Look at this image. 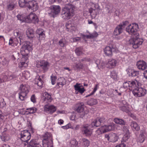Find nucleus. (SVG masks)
<instances>
[{
    "instance_id": "obj_48",
    "label": "nucleus",
    "mask_w": 147,
    "mask_h": 147,
    "mask_svg": "<svg viewBox=\"0 0 147 147\" xmlns=\"http://www.w3.org/2000/svg\"><path fill=\"white\" fill-rule=\"evenodd\" d=\"M82 144L84 147H88L89 146L90 144V141L87 139L83 138L82 139Z\"/></svg>"
},
{
    "instance_id": "obj_12",
    "label": "nucleus",
    "mask_w": 147,
    "mask_h": 147,
    "mask_svg": "<svg viewBox=\"0 0 147 147\" xmlns=\"http://www.w3.org/2000/svg\"><path fill=\"white\" fill-rule=\"evenodd\" d=\"M84 105L83 104L78 105L76 109V111L79 113V115L81 118H83L85 115H87L88 112V110L84 111Z\"/></svg>"
},
{
    "instance_id": "obj_53",
    "label": "nucleus",
    "mask_w": 147,
    "mask_h": 147,
    "mask_svg": "<svg viewBox=\"0 0 147 147\" xmlns=\"http://www.w3.org/2000/svg\"><path fill=\"white\" fill-rule=\"evenodd\" d=\"M44 139H46L49 140H52L51 134L49 132H47L45 135Z\"/></svg>"
},
{
    "instance_id": "obj_61",
    "label": "nucleus",
    "mask_w": 147,
    "mask_h": 147,
    "mask_svg": "<svg viewBox=\"0 0 147 147\" xmlns=\"http://www.w3.org/2000/svg\"><path fill=\"white\" fill-rule=\"evenodd\" d=\"M23 74H24V76L26 78L29 77H30V75L29 73V72L27 71H24V72H23Z\"/></svg>"
},
{
    "instance_id": "obj_15",
    "label": "nucleus",
    "mask_w": 147,
    "mask_h": 147,
    "mask_svg": "<svg viewBox=\"0 0 147 147\" xmlns=\"http://www.w3.org/2000/svg\"><path fill=\"white\" fill-rule=\"evenodd\" d=\"M91 127L90 125L87 124L84 125L82 129V132L83 134L86 136H91L92 134Z\"/></svg>"
},
{
    "instance_id": "obj_50",
    "label": "nucleus",
    "mask_w": 147,
    "mask_h": 147,
    "mask_svg": "<svg viewBox=\"0 0 147 147\" xmlns=\"http://www.w3.org/2000/svg\"><path fill=\"white\" fill-rule=\"evenodd\" d=\"M0 77L1 78L2 82L8 81L7 73L3 74Z\"/></svg>"
},
{
    "instance_id": "obj_11",
    "label": "nucleus",
    "mask_w": 147,
    "mask_h": 147,
    "mask_svg": "<svg viewBox=\"0 0 147 147\" xmlns=\"http://www.w3.org/2000/svg\"><path fill=\"white\" fill-rule=\"evenodd\" d=\"M138 84V82L136 80L134 81H127L123 83V86L125 88H128L130 90H133Z\"/></svg>"
},
{
    "instance_id": "obj_32",
    "label": "nucleus",
    "mask_w": 147,
    "mask_h": 147,
    "mask_svg": "<svg viewBox=\"0 0 147 147\" xmlns=\"http://www.w3.org/2000/svg\"><path fill=\"white\" fill-rule=\"evenodd\" d=\"M35 83L39 87H41L43 84V81L39 76H37L35 79Z\"/></svg>"
},
{
    "instance_id": "obj_37",
    "label": "nucleus",
    "mask_w": 147,
    "mask_h": 147,
    "mask_svg": "<svg viewBox=\"0 0 147 147\" xmlns=\"http://www.w3.org/2000/svg\"><path fill=\"white\" fill-rule=\"evenodd\" d=\"M128 74L130 76L135 77L139 74V71L131 69H128Z\"/></svg>"
},
{
    "instance_id": "obj_29",
    "label": "nucleus",
    "mask_w": 147,
    "mask_h": 147,
    "mask_svg": "<svg viewBox=\"0 0 147 147\" xmlns=\"http://www.w3.org/2000/svg\"><path fill=\"white\" fill-rule=\"evenodd\" d=\"M130 126L134 131H138L140 129V126L135 121H132L130 124Z\"/></svg>"
},
{
    "instance_id": "obj_58",
    "label": "nucleus",
    "mask_w": 147,
    "mask_h": 147,
    "mask_svg": "<svg viewBox=\"0 0 147 147\" xmlns=\"http://www.w3.org/2000/svg\"><path fill=\"white\" fill-rule=\"evenodd\" d=\"M27 109L29 113L30 114L33 113L35 112L36 110V108L34 107L28 108Z\"/></svg>"
},
{
    "instance_id": "obj_47",
    "label": "nucleus",
    "mask_w": 147,
    "mask_h": 147,
    "mask_svg": "<svg viewBox=\"0 0 147 147\" xmlns=\"http://www.w3.org/2000/svg\"><path fill=\"white\" fill-rule=\"evenodd\" d=\"M16 40V38H11L9 40V45L11 46L16 45L18 43V41H16L15 42V40Z\"/></svg>"
},
{
    "instance_id": "obj_21",
    "label": "nucleus",
    "mask_w": 147,
    "mask_h": 147,
    "mask_svg": "<svg viewBox=\"0 0 147 147\" xmlns=\"http://www.w3.org/2000/svg\"><path fill=\"white\" fill-rule=\"evenodd\" d=\"M71 22L70 21H68L66 24V27L67 31L72 32L75 31L76 28L74 24H72Z\"/></svg>"
},
{
    "instance_id": "obj_51",
    "label": "nucleus",
    "mask_w": 147,
    "mask_h": 147,
    "mask_svg": "<svg viewBox=\"0 0 147 147\" xmlns=\"http://www.w3.org/2000/svg\"><path fill=\"white\" fill-rule=\"evenodd\" d=\"M66 43L67 42L64 39H61L59 42V45L62 47H65L66 45Z\"/></svg>"
},
{
    "instance_id": "obj_18",
    "label": "nucleus",
    "mask_w": 147,
    "mask_h": 147,
    "mask_svg": "<svg viewBox=\"0 0 147 147\" xmlns=\"http://www.w3.org/2000/svg\"><path fill=\"white\" fill-rule=\"evenodd\" d=\"M140 134L138 137V142L142 143L145 140L147 136V134L146 132V131L143 129L140 130Z\"/></svg>"
},
{
    "instance_id": "obj_17",
    "label": "nucleus",
    "mask_w": 147,
    "mask_h": 147,
    "mask_svg": "<svg viewBox=\"0 0 147 147\" xmlns=\"http://www.w3.org/2000/svg\"><path fill=\"white\" fill-rule=\"evenodd\" d=\"M56 110V107L53 105H46L44 106V111L50 114L53 113Z\"/></svg>"
},
{
    "instance_id": "obj_2",
    "label": "nucleus",
    "mask_w": 147,
    "mask_h": 147,
    "mask_svg": "<svg viewBox=\"0 0 147 147\" xmlns=\"http://www.w3.org/2000/svg\"><path fill=\"white\" fill-rule=\"evenodd\" d=\"M75 9V7L74 5L71 4L66 5L62 9V18L67 20L70 19L74 16Z\"/></svg>"
},
{
    "instance_id": "obj_39",
    "label": "nucleus",
    "mask_w": 147,
    "mask_h": 147,
    "mask_svg": "<svg viewBox=\"0 0 147 147\" xmlns=\"http://www.w3.org/2000/svg\"><path fill=\"white\" fill-rule=\"evenodd\" d=\"M26 35L29 38H32L34 37V31L32 29H30L26 31Z\"/></svg>"
},
{
    "instance_id": "obj_64",
    "label": "nucleus",
    "mask_w": 147,
    "mask_h": 147,
    "mask_svg": "<svg viewBox=\"0 0 147 147\" xmlns=\"http://www.w3.org/2000/svg\"><path fill=\"white\" fill-rule=\"evenodd\" d=\"M30 99L31 101L33 103L36 102V98L34 95H33L31 97Z\"/></svg>"
},
{
    "instance_id": "obj_45",
    "label": "nucleus",
    "mask_w": 147,
    "mask_h": 147,
    "mask_svg": "<svg viewBox=\"0 0 147 147\" xmlns=\"http://www.w3.org/2000/svg\"><path fill=\"white\" fill-rule=\"evenodd\" d=\"M96 134L98 135H100L102 133H105L104 129L103 126L99 128L96 131Z\"/></svg>"
},
{
    "instance_id": "obj_24",
    "label": "nucleus",
    "mask_w": 147,
    "mask_h": 147,
    "mask_svg": "<svg viewBox=\"0 0 147 147\" xmlns=\"http://www.w3.org/2000/svg\"><path fill=\"white\" fill-rule=\"evenodd\" d=\"M121 26V25H119L115 28L113 32V34L114 35H118L122 32L123 29Z\"/></svg>"
},
{
    "instance_id": "obj_62",
    "label": "nucleus",
    "mask_w": 147,
    "mask_h": 147,
    "mask_svg": "<svg viewBox=\"0 0 147 147\" xmlns=\"http://www.w3.org/2000/svg\"><path fill=\"white\" fill-rule=\"evenodd\" d=\"M39 38L40 40H43L45 39V34L44 33H42V34L39 35Z\"/></svg>"
},
{
    "instance_id": "obj_6",
    "label": "nucleus",
    "mask_w": 147,
    "mask_h": 147,
    "mask_svg": "<svg viewBox=\"0 0 147 147\" xmlns=\"http://www.w3.org/2000/svg\"><path fill=\"white\" fill-rule=\"evenodd\" d=\"M32 44L29 42L23 45L20 49V52L22 56L27 55L30 51H31L32 49Z\"/></svg>"
},
{
    "instance_id": "obj_33",
    "label": "nucleus",
    "mask_w": 147,
    "mask_h": 147,
    "mask_svg": "<svg viewBox=\"0 0 147 147\" xmlns=\"http://www.w3.org/2000/svg\"><path fill=\"white\" fill-rule=\"evenodd\" d=\"M97 67L99 69L105 67V63L104 62H101L100 59H95L94 60Z\"/></svg>"
},
{
    "instance_id": "obj_31",
    "label": "nucleus",
    "mask_w": 147,
    "mask_h": 147,
    "mask_svg": "<svg viewBox=\"0 0 147 147\" xmlns=\"http://www.w3.org/2000/svg\"><path fill=\"white\" fill-rule=\"evenodd\" d=\"M43 96L44 97V100L47 102H50L52 100L51 96L47 92H45L43 94Z\"/></svg>"
},
{
    "instance_id": "obj_20",
    "label": "nucleus",
    "mask_w": 147,
    "mask_h": 147,
    "mask_svg": "<svg viewBox=\"0 0 147 147\" xmlns=\"http://www.w3.org/2000/svg\"><path fill=\"white\" fill-rule=\"evenodd\" d=\"M51 13L54 15L58 14L60 12L61 8L58 5H53L51 6Z\"/></svg>"
},
{
    "instance_id": "obj_5",
    "label": "nucleus",
    "mask_w": 147,
    "mask_h": 147,
    "mask_svg": "<svg viewBox=\"0 0 147 147\" xmlns=\"http://www.w3.org/2000/svg\"><path fill=\"white\" fill-rule=\"evenodd\" d=\"M36 64L37 67H41L44 72L48 70L50 66L49 63L44 60H40L37 61Z\"/></svg>"
},
{
    "instance_id": "obj_40",
    "label": "nucleus",
    "mask_w": 147,
    "mask_h": 147,
    "mask_svg": "<svg viewBox=\"0 0 147 147\" xmlns=\"http://www.w3.org/2000/svg\"><path fill=\"white\" fill-rule=\"evenodd\" d=\"M114 122L116 124L121 125H123L125 124V121L121 119L115 118L114 119Z\"/></svg>"
},
{
    "instance_id": "obj_63",
    "label": "nucleus",
    "mask_w": 147,
    "mask_h": 147,
    "mask_svg": "<svg viewBox=\"0 0 147 147\" xmlns=\"http://www.w3.org/2000/svg\"><path fill=\"white\" fill-rule=\"evenodd\" d=\"M126 144L124 143H121V144L117 145L115 147H125Z\"/></svg>"
},
{
    "instance_id": "obj_8",
    "label": "nucleus",
    "mask_w": 147,
    "mask_h": 147,
    "mask_svg": "<svg viewBox=\"0 0 147 147\" xmlns=\"http://www.w3.org/2000/svg\"><path fill=\"white\" fill-rule=\"evenodd\" d=\"M129 105L125 100L119 102L118 107L119 109L122 111L129 113Z\"/></svg>"
},
{
    "instance_id": "obj_26",
    "label": "nucleus",
    "mask_w": 147,
    "mask_h": 147,
    "mask_svg": "<svg viewBox=\"0 0 147 147\" xmlns=\"http://www.w3.org/2000/svg\"><path fill=\"white\" fill-rule=\"evenodd\" d=\"M42 144L44 147H53L52 140H49L43 139Z\"/></svg>"
},
{
    "instance_id": "obj_38",
    "label": "nucleus",
    "mask_w": 147,
    "mask_h": 147,
    "mask_svg": "<svg viewBox=\"0 0 147 147\" xmlns=\"http://www.w3.org/2000/svg\"><path fill=\"white\" fill-rule=\"evenodd\" d=\"M75 51L77 55L80 56L83 55L84 50L82 47H80L76 48Z\"/></svg>"
},
{
    "instance_id": "obj_57",
    "label": "nucleus",
    "mask_w": 147,
    "mask_h": 147,
    "mask_svg": "<svg viewBox=\"0 0 147 147\" xmlns=\"http://www.w3.org/2000/svg\"><path fill=\"white\" fill-rule=\"evenodd\" d=\"M51 80L52 84L54 85L56 83V80L57 79L56 76H54L52 75L51 77Z\"/></svg>"
},
{
    "instance_id": "obj_4",
    "label": "nucleus",
    "mask_w": 147,
    "mask_h": 147,
    "mask_svg": "<svg viewBox=\"0 0 147 147\" xmlns=\"http://www.w3.org/2000/svg\"><path fill=\"white\" fill-rule=\"evenodd\" d=\"M138 83V84L134 87L132 91V93L134 96L136 97H141L144 96L146 93V90L143 88L139 87Z\"/></svg>"
},
{
    "instance_id": "obj_59",
    "label": "nucleus",
    "mask_w": 147,
    "mask_h": 147,
    "mask_svg": "<svg viewBox=\"0 0 147 147\" xmlns=\"http://www.w3.org/2000/svg\"><path fill=\"white\" fill-rule=\"evenodd\" d=\"M44 32V30L40 28L38 29L36 31V33L38 35L42 34V33H43Z\"/></svg>"
},
{
    "instance_id": "obj_52",
    "label": "nucleus",
    "mask_w": 147,
    "mask_h": 147,
    "mask_svg": "<svg viewBox=\"0 0 147 147\" xmlns=\"http://www.w3.org/2000/svg\"><path fill=\"white\" fill-rule=\"evenodd\" d=\"M17 17L18 20H20L21 22H26V17H24L22 15H18L17 16Z\"/></svg>"
},
{
    "instance_id": "obj_55",
    "label": "nucleus",
    "mask_w": 147,
    "mask_h": 147,
    "mask_svg": "<svg viewBox=\"0 0 147 147\" xmlns=\"http://www.w3.org/2000/svg\"><path fill=\"white\" fill-rule=\"evenodd\" d=\"M98 88H99L98 84H96L94 87V88L93 89V90L92 92L90 94L86 96V97H87L91 95H93V94H94V93L96 92V90H97L98 89Z\"/></svg>"
},
{
    "instance_id": "obj_60",
    "label": "nucleus",
    "mask_w": 147,
    "mask_h": 147,
    "mask_svg": "<svg viewBox=\"0 0 147 147\" xmlns=\"http://www.w3.org/2000/svg\"><path fill=\"white\" fill-rule=\"evenodd\" d=\"M129 24V22L128 21H126L123 22L122 24H121L119 25H122L121 27L123 28L127 25Z\"/></svg>"
},
{
    "instance_id": "obj_25",
    "label": "nucleus",
    "mask_w": 147,
    "mask_h": 147,
    "mask_svg": "<svg viewBox=\"0 0 147 147\" xmlns=\"http://www.w3.org/2000/svg\"><path fill=\"white\" fill-rule=\"evenodd\" d=\"M105 132L113 130L115 127V124L113 123H111L108 125L103 126Z\"/></svg>"
},
{
    "instance_id": "obj_9",
    "label": "nucleus",
    "mask_w": 147,
    "mask_h": 147,
    "mask_svg": "<svg viewBox=\"0 0 147 147\" xmlns=\"http://www.w3.org/2000/svg\"><path fill=\"white\" fill-rule=\"evenodd\" d=\"M38 21L37 16L34 13H31L28 16L26 17V22H32L36 24L37 23Z\"/></svg>"
},
{
    "instance_id": "obj_27",
    "label": "nucleus",
    "mask_w": 147,
    "mask_h": 147,
    "mask_svg": "<svg viewBox=\"0 0 147 147\" xmlns=\"http://www.w3.org/2000/svg\"><path fill=\"white\" fill-rule=\"evenodd\" d=\"M104 51L106 55L108 56L111 55L112 54L113 47L107 46L104 49Z\"/></svg>"
},
{
    "instance_id": "obj_28",
    "label": "nucleus",
    "mask_w": 147,
    "mask_h": 147,
    "mask_svg": "<svg viewBox=\"0 0 147 147\" xmlns=\"http://www.w3.org/2000/svg\"><path fill=\"white\" fill-rule=\"evenodd\" d=\"M80 85V84L77 83L74 85V87L76 91H78V92L82 94L86 90L84 88H81Z\"/></svg>"
},
{
    "instance_id": "obj_34",
    "label": "nucleus",
    "mask_w": 147,
    "mask_h": 147,
    "mask_svg": "<svg viewBox=\"0 0 147 147\" xmlns=\"http://www.w3.org/2000/svg\"><path fill=\"white\" fill-rule=\"evenodd\" d=\"M58 80V82L57 83V85L59 87H62L65 84L66 80L64 78H60Z\"/></svg>"
},
{
    "instance_id": "obj_7",
    "label": "nucleus",
    "mask_w": 147,
    "mask_h": 147,
    "mask_svg": "<svg viewBox=\"0 0 147 147\" xmlns=\"http://www.w3.org/2000/svg\"><path fill=\"white\" fill-rule=\"evenodd\" d=\"M20 138L22 142H26L27 143V142L31 138L30 134L28 130H24L21 132Z\"/></svg>"
},
{
    "instance_id": "obj_23",
    "label": "nucleus",
    "mask_w": 147,
    "mask_h": 147,
    "mask_svg": "<svg viewBox=\"0 0 147 147\" xmlns=\"http://www.w3.org/2000/svg\"><path fill=\"white\" fill-rule=\"evenodd\" d=\"M27 57H23L21 59V61L19 63V67L20 68H25L28 66L27 63Z\"/></svg>"
},
{
    "instance_id": "obj_10",
    "label": "nucleus",
    "mask_w": 147,
    "mask_h": 147,
    "mask_svg": "<svg viewBox=\"0 0 147 147\" xmlns=\"http://www.w3.org/2000/svg\"><path fill=\"white\" fill-rule=\"evenodd\" d=\"M27 7L33 11H37L39 7L37 2L35 0H32L28 2L26 4Z\"/></svg>"
},
{
    "instance_id": "obj_13",
    "label": "nucleus",
    "mask_w": 147,
    "mask_h": 147,
    "mask_svg": "<svg viewBox=\"0 0 147 147\" xmlns=\"http://www.w3.org/2000/svg\"><path fill=\"white\" fill-rule=\"evenodd\" d=\"M105 137L109 142L113 143L117 141L119 138L116 134L113 133H110L109 135H105Z\"/></svg>"
},
{
    "instance_id": "obj_19",
    "label": "nucleus",
    "mask_w": 147,
    "mask_h": 147,
    "mask_svg": "<svg viewBox=\"0 0 147 147\" xmlns=\"http://www.w3.org/2000/svg\"><path fill=\"white\" fill-rule=\"evenodd\" d=\"M136 65L138 69L143 70L146 69L147 67L146 62L142 60L138 61Z\"/></svg>"
},
{
    "instance_id": "obj_30",
    "label": "nucleus",
    "mask_w": 147,
    "mask_h": 147,
    "mask_svg": "<svg viewBox=\"0 0 147 147\" xmlns=\"http://www.w3.org/2000/svg\"><path fill=\"white\" fill-rule=\"evenodd\" d=\"M28 145L30 147H41L40 144L35 140H31L28 144Z\"/></svg>"
},
{
    "instance_id": "obj_56",
    "label": "nucleus",
    "mask_w": 147,
    "mask_h": 147,
    "mask_svg": "<svg viewBox=\"0 0 147 147\" xmlns=\"http://www.w3.org/2000/svg\"><path fill=\"white\" fill-rule=\"evenodd\" d=\"M7 76L8 81L14 79L16 77V76L10 73L7 74Z\"/></svg>"
},
{
    "instance_id": "obj_43",
    "label": "nucleus",
    "mask_w": 147,
    "mask_h": 147,
    "mask_svg": "<svg viewBox=\"0 0 147 147\" xmlns=\"http://www.w3.org/2000/svg\"><path fill=\"white\" fill-rule=\"evenodd\" d=\"M98 103L96 99L94 98H91L87 102L88 104L90 105H95Z\"/></svg>"
},
{
    "instance_id": "obj_22",
    "label": "nucleus",
    "mask_w": 147,
    "mask_h": 147,
    "mask_svg": "<svg viewBox=\"0 0 147 147\" xmlns=\"http://www.w3.org/2000/svg\"><path fill=\"white\" fill-rule=\"evenodd\" d=\"M16 6V3L13 0H10L7 3L6 7L9 10H13Z\"/></svg>"
},
{
    "instance_id": "obj_14",
    "label": "nucleus",
    "mask_w": 147,
    "mask_h": 147,
    "mask_svg": "<svg viewBox=\"0 0 147 147\" xmlns=\"http://www.w3.org/2000/svg\"><path fill=\"white\" fill-rule=\"evenodd\" d=\"M124 136L122 139L121 142H126L128 141L130 138V135L129 129L127 127L124 126L123 128Z\"/></svg>"
},
{
    "instance_id": "obj_41",
    "label": "nucleus",
    "mask_w": 147,
    "mask_h": 147,
    "mask_svg": "<svg viewBox=\"0 0 147 147\" xmlns=\"http://www.w3.org/2000/svg\"><path fill=\"white\" fill-rule=\"evenodd\" d=\"M96 10L93 9L92 8H90L89 9V11L90 13L92 18H95L97 15Z\"/></svg>"
},
{
    "instance_id": "obj_49",
    "label": "nucleus",
    "mask_w": 147,
    "mask_h": 147,
    "mask_svg": "<svg viewBox=\"0 0 147 147\" xmlns=\"http://www.w3.org/2000/svg\"><path fill=\"white\" fill-rule=\"evenodd\" d=\"M28 2H26L25 0H20L19 1V6L21 7H27L26 4Z\"/></svg>"
},
{
    "instance_id": "obj_54",
    "label": "nucleus",
    "mask_w": 147,
    "mask_h": 147,
    "mask_svg": "<svg viewBox=\"0 0 147 147\" xmlns=\"http://www.w3.org/2000/svg\"><path fill=\"white\" fill-rule=\"evenodd\" d=\"M62 128L64 129H67L69 128H71L72 129H74V127L72 126L71 124L70 123H68L67 125L64 126H62Z\"/></svg>"
},
{
    "instance_id": "obj_35",
    "label": "nucleus",
    "mask_w": 147,
    "mask_h": 147,
    "mask_svg": "<svg viewBox=\"0 0 147 147\" xmlns=\"http://www.w3.org/2000/svg\"><path fill=\"white\" fill-rule=\"evenodd\" d=\"M13 34L15 36L19 38L20 43L22 42L21 40L22 39L23 34L20 32L18 30H14Z\"/></svg>"
},
{
    "instance_id": "obj_42",
    "label": "nucleus",
    "mask_w": 147,
    "mask_h": 147,
    "mask_svg": "<svg viewBox=\"0 0 147 147\" xmlns=\"http://www.w3.org/2000/svg\"><path fill=\"white\" fill-rule=\"evenodd\" d=\"M91 127H98L100 126V122L98 121V119L97 118L94 120L92 122L91 124L90 125Z\"/></svg>"
},
{
    "instance_id": "obj_46",
    "label": "nucleus",
    "mask_w": 147,
    "mask_h": 147,
    "mask_svg": "<svg viewBox=\"0 0 147 147\" xmlns=\"http://www.w3.org/2000/svg\"><path fill=\"white\" fill-rule=\"evenodd\" d=\"M70 143V147H78V142L75 139L71 140Z\"/></svg>"
},
{
    "instance_id": "obj_16",
    "label": "nucleus",
    "mask_w": 147,
    "mask_h": 147,
    "mask_svg": "<svg viewBox=\"0 0 147 147\" xmlns=\"http://www.w3.org/2000/svg\"><path fill=\"white\" fill-rule=\"evenodd\" d=\"M117 63V61L116 59H109L107 62L105 63V66L108 68H112L116 66Z\"/></svg>"
},
{
    "instance_id": "obj_44",
    "label": "nucleus",
    "mask_w": 147,
    "mask_h": 147,
    "mask_svg": "<svg viewBox=\"0 0 147 147\" xmlns=\"http://www.w3.org/2000/svg\"><path fill=\"white\" fill-rule=\"evenodd\" d=\"M83 66V64L80 62L78 63H75L73 65V68L75 70L82 68Z\"/></svg>"
},
{
    "instance_id": "obj_36",
    "label": "nucleus",
    "mask_w": 147,
    "mask_h": 147,
    "mask_svg": "<svg viewBox=\"0 0 147 147\" xmlns=\"http://www.w3.org/2000/svg\"><path fill=\"white\" fill-rule=\"evenodd\" d=\"M1 138L4 142L7 141L9 139V137L8 134L4 132H3L2 135L1 136Z\"/></svg>"
},
{
    "instance_id": "obj_3",
    "label": "nucleus",
    "mask_w": 147,
    "mask_h": 147,
    "mask_svg": "<svg viewBox=\"0 0 147 147\" xmlns=\"http://www.w3.org/2000/svg\"><path fill=\"white\" fill-rule=\"evenodd\" d=\"M20 92L19 93V98L21 100H23L26 98L27 94L29 91V88L28 85L22 84L19 88Z\"/></svg>"
},
{
    "instance_id": "obj_1",
    "label": "nucleus",
    "mask_w": 147,
    "mask_h": 147,
    "mask_svg": "<svg viewBox=\"0 0 147 147\" xmlns=\"http://www.w3.org/2000/svg\"><path fill=\"white\" fill-rule=\"evenodd\" d=\"M138 29V25L135 23L129 24L126 29V32L132 36L129 41V45L135 49L138 47L143 42L142 39L139 38V34L137 32Z\"/></svg>"
}]
</instances>
